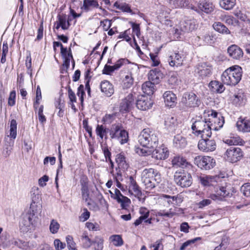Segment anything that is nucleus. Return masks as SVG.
Here are the masks:
<instances>
[{
	"mask_svg": "<svg viewBox=\"0 0 250 250\" xmlns=\"http://www.w3.org/2000/svg\"><path fill=\"white\" fill-rule=\"evenodd\" d=\"M138 142L143 147L153 148L158 144V133L152 128H145L138 136Z\"/></svg>",
	"mask_w": 250,
	"mask_h": 250,
	"instance_id": "obj_1",
	"label": "nucleus"
},
{
	"mask_svg": "<svg viewBox=\"0 0 250 250\" xmlns=\"http://www.w3.org/2000/svg\"><path fill=\"white\" fill-rule=\"evenodd\" d=\"M242 68L238 65H233L227 69L221 75L223 83L228 85H235L241 80Z\"/></svg>",
	"mask_w": 250,
	"mask_h": 250,
	"instance_id": "obj_2",
	"label": "nucleus"
},
{
	"mask_svg": "<svg viewBox=\"0 0 250 250\" xmlns=\"http://www.w3.org/2000/svg\"><path fill=\"white\" fill-rule=\"evenodd\" d=\"M208 119L195 121L191 125L192 133L196 136L201 135V137H211L212 133L209 128Z\"/></svg>",
	"mask_w": 250,
	"mask_h": 250,
	"instance_id": "obj_3",
	"label": "nucleus"
},
{
	"mask_svg": "<svg viewBox=\"0 0 250 250\" xmlns=\"http://www.w3.org/2000/svg\"><path fill=\"white\" fill-rule=\"evenodd\" d=\"M96 134L101 139V146L106 162L109 161V150L106 140L108 139L106 128L103 125H98L96 129Z\"/></svg>",
	"mask_w": 250,
	"mask_h": 250,
	"instance_id": "obj_4",
	"label": "nucleus"
},
{
	"mask_svg": "<svg viewBox=\"0 0 250 250\" xmlns=\"http://www.w3.org/2000/svg\"><path fill=\"white\" fill-rule=\"evenodd\" d=\"M208 128H209L210 131L212 129L218 130L223 127L225 120L221 114H219L215 111L211 110V113L208 114Z\"/></svg>",
	"mask_w": 250,
	"mask_h": 250,
	"instance_id": "obj_5",
	"label": "nucleus"
},
{
	"mask_svg": "<svg viewBox=\"0 0 250 250\" xmlns=\"http://www.w3.org/2000/svg\"><path fill=\"white\" fill-rule=\"evenodd\" d=\"M110 137L117 140L122 145L127 143L128 140L127 132L122 129L120 124L112 125L110 128Z\"/></svg>",
	"mask_w": 250,
	"mask_h": 250,
	"instance_id": "obj_6",
	"label": "nucleus"
},
{
	"mask_svg": "<svg viewBox=\"0 0 250 250\" xmlns=\"http://www.w3.org/2000/svg\"><path fill=\"white\" fill-rule=\"evenodd\" d=\"M174 180L177 185L182 188L189 187L192 183L190 174L183 170L176 171L174 173Z\"/></svg>",
	"mask_w": 250,
	"mask_h": 250,
	"instance_id": "obj_7",
	"label": "nucleus"
},
{
	"mask_svg": "<svg viewBox=\"0 0 250 250\" xmlns=\"http://www.w3.org/2000/svg\"><path fill=\"white\" fill-rule=\"evenodd\" d=\"M138 96V89L134 88L131 92L129 93L124 99L123 100L120 105V111L128 112L133 106L134 100L137 99Z\"/></svg>",
	"mask_w": 250,
	"mask_h": 250,
	"instance_id": "obj_8",
	"label": "nucleus"
},
{
	"mask_svg": "<svg viewBox=\"0 0 250 250\" xmlns=\"http://www.w3.org/2000/svg\"><path fill=\"white\" fill-rule=\"evenodd\" d=\"M194 164L202 169L209 170L215 166V161L210 156L200 155L195 158Z\"/></svg>",
	"mask_w": 250,
	"mask_h": 250,
	"instance_id": "obj_9",
	"label": "nucleus"
},
{
	"mask_svg": "<svg viewBox=\"0 0 250 250\" xmlns=\"http://www.w3.org/2000/svg\"><path fill=\"white\" fill-rule=\"evenodd\" d=\"M182 102L186 106L189 107H198L201 104V101L193 92H185L184 93Z\"/></svg>",
	"mask_w": 250,
	"mask_h": 250,
	"instance_id": "obj_10",
	"label": "nucleus"
},
{
	"mask_svg": "<svg viewBox=\"0 0 250 250\" xmlns=\"http://www.w3.org/2000/svg\"><path fill=\"white\" fill-rule=\"evenodd\" d=\"M210 137H202L198 144V148L204 152H212L215 150L216 144L213 139H209Z\"/></svg>",
	"mask_w": 250,
	"mask_h": 250,
	"instance_id": "obj_11",
	"label": "nucleus"
},
{
	"mask_svg": "<svg viewBox=\"0 0 250 250\" xmlns=\"http://www.w3.org/2000/svg\"><path fill=\"white\" fill-rule=\"evenodd\" d=\"M10 134L4 138V146L12 147L14 140L17 137V123L15 119H12L10 122Z\"/></svg>",
	"mask_w": 250,
	"mask_h": 250,
	"instance_id": "obj_12",
	"label": "nucleus"
},
{
	"mask_svg": "<svg viewBox=\"0 0 250 250\" xmlns=\"http://www.w3.org/2000/svg\"><path fill=\"white\" fill-rule=\"evenodd\" d=\"M226 155L228 160L233 163L239 161L242 158L243 152L238 147L232 146L227 150Z\"/></svg>",
	"mask_w": 250,
	"mask_h": 250,
	"instance_id": "obj_13",
	"label": "nucleus"
},
{
	"mask_svg": "<svg viewBox=\"0 0 250 250\" xmlns=\"http://www.w3.org/2000/svg\"><path fill=\"white\" fill-rule=\"evenodd\" d=\"M186 58L187 55L183 52H174L169 56L167 61L170 66L179 67L183 65Z\"/></svg>",
	"mask_w": 250,
	"mask_h": 250,
	"instance_id": "obj_14",
	"label": "nucleus"
},
{
	"mask_svg": "<svg viewBox=\"0 0 250 250\" xmlns=\"http://www.w3.org/2000/svg\"><path fill=\"white\" fill-rule=\"evenodd\" d=\"M136 106L142 110H146L151 107L153 103L150 98L144 95L137 96Z\"/></svg>",
	"mask_w": 250,
	"mask_h": 250,
	"instance_id": "obj_15",
	"label": "nucleus"
},
{
	"mask_svg": "<svg viewBox=\"0 0 250 250\" xmlns=\"http://www.w3.org/2000/svg\"><path fill=\"white\" fill-rule=\"evenodd\" d=\"M110 196L121 204L123 209L126 208L131 203L130 200L127 197L123 196L120 191L117 188L115 189L114 193H113L110 191Z\"/></svg>",
	"mask_w": 250,
	"mask_h": 250,
	"instance_id": "obj_16",
	"label": "nucleus"
},
{
	"mask_svg": "<svg viewBox=\"0 0 250 250\" xmlns=\"http://www.w3.org/2000/svg\"><path fill=\"white\" fill-rule=\"evenodd\" d=\"M142 178L149 179L151 181L160 183L161 181V174L153 168H146L142 173Z\"/></svg>",
	"mask_w": 250,
	"mask_h": 250,
	"instance_id": "obj_17",
	"label": "nucleus"
},
{
	"mask_svg": "<svg viewBox=\"0 0 250 250\" xmlns=\"http://www.w3.org/2000/svg\"><path fill=\"white\" fill-rule=\"evenodd\" d=\"M198 24L194 19H185L180 23V29L183 32H189L197 29Z\"/></svg>",
	"mask_w": 250,
	"mask_h": 250,
	"instance_id": "obj_18",
	"label": "nucleus"
},
{
	"mask_svg": "<svg viewBox=\"0 0 250 250\" xmlns=\"http://www.w3.org/2000/svg\"><path fill=\"white\" fill-rule=\"evenodd\" d=\"M232 194L227 189L226 187H221L215 193L210 194L209 197L211 200L218 202L224 201L226 197H229Z\"/></svg>",
	"mask_w": 250,
	"mask_h": 250,
	"instance_id": "obj_19",
	"label": "nucleus"
},
{
	"mask_svg": "<svg viewBox=\"0 0 250 250\" xmlns=\"http://www.w3.org/2000/svg\"><path fill=\"white\" fill-rule=\"evenodd\" d=\"M152 152V157L157 160H165L169 155V151L163 144L160 146H157Z\"/></svg>",
	"mask_w": 250,
	"mask_h": 250,
	"instance_id": "obj_20",
	"label": "nucleus"
},
{
	"mask_svg": "<svg viewBox=\"0 0 250 250\" xmlns=\"http://www.w3.org/2000/svg\"><path fill=\"white\" fill-rule=\"evenodd\" d=\"M198 11H196L197 13L201 14L202 12H205L207 14L211 13L214 9L213 4L206 0L200 1L197 7Z\"/></svg>",
	"mask_w": 250,
	"mask_h": 250,
	"instance_id": "obj_21",
	"label": "nucleus"
},
{
	"mask_svg": "<svg viewBox=\"0 0 250 250\" xmlns=\"http://www.w3.org/2000/svg\"><path fill=\"white\" fill-rule=\"evenodd\" d=\"M229 56L233 59L239 60L243 56V52L241 48L235 44L229 46L227 49Z\"/></svg>",
	"mask_w": 250,
	"mask_h": 250,
	"instance_id": "obj_22",
	"label": "nucleus"
},
{
	"mask_svg": "<svg viewBox=\"0 0 250 250\" xmlns=\"http://www.w3.org/2000/svg\"><path fill=\"white\" fill-rule=\"evenodd\" d=\"M200 183L204 186H214L220 179V177L217 175H204L198 177Z\"/></svg>",
	"mask_w": 250,
	"mask_h": 250,
	"instance_id": "obj_23",
	"label": "nucleus"
},
{
	"mask_svg": "<svg viewBox=\"0 0 250 250\" xmlns=\"http://www.w3.org/2000/svg\"><path fill=\"white\" fill-rule=\"evenodd\" d=\"M236 126L238 129L243 132H250V119L248 118H239Z\"/></svg>",
	"mask_w": 250,
	"mask_h": 250,
	"instance_id": "obj_24",
	"label": "nucleus"
},
{
	"mask_svg": "<svg viewBox=\"0 0 250 250\" xmlns=\"http://www.w3.org/2000/svg\"><path fill=\"white\" fill-rule=\"evenodd\" d=\"M163 98L166 106L172 107L175 105L177 98L171 91H166L163 94Z\"/></svg>",
	"mask_w": 250,
	"mask_h": 250,
	"instance_id": "obj_25",
	"label": "nucleus"
},
{
	"mask_svg": "<svg viewBox=\"0 0 250 250\" xmlns=\"http://www.w3.org/2000/svg\"><path fill=\"white\" fill-rule=\"evenodd\" d=\"M129 179L128 190L129 193L134 195L135 196H141L142 195L141 190L134 178L132 176H130Z\"/></svg>",
	"mask_w": 250,
	"mask_h": 250,
	"instance_id": "obj_26",
	"label": "nucleus"
},
{
	"mask_svg": "<svg viewBox=\"0 0 250 250\" xmlns=\"http://www.w3.org/2000/svg\"><path fill=\"white\" fill-rule=\"evenodd\" d=\"M246 100L245 94L242 90H240L234 95L232 103L236 106H242L246 104Z\"/></svg>",
	"mask_w": 250,
	"mask_h": 250,
	"instance_id": "obj_27",
	"label": "nucleus"
},
{
	"mask_svg": "<svg viewBox=\"0 0 250 250\" xmlns=\"http://www.w3.org/2000/svg\"><path fill=\"white\" fill-rule=\"evenodd\" d=\"M163 77V73L156 68L150 70L148 73L149 81H151L154 84L158 83Z\"/></svg>",
	"mask_w": 250,
	"mask_h": 250,
	"instance_id": "obj_28",
	"label": "nucleus"
},
{
	"mask_svg": "<svg viewBox=\"0 0 250 250\" xmlns=\"http://www.w3.org/2000/svg\"><path fill=\"white\" fill-rule=\"evenodd\" d=\"M81 185L82 187V194L83 199L87 201L89 198V190L88 187V179L86 176H83L80 180Z\"/></svg>",
	"mask_w": 250,
	"mask_h": 250,
	"instance_id": "obj_29",
	"label": "nucleus"
},
{
	"mask_svg": "<svg viewBox=\"0 0 250 250\" xmlns=\"http://www.w3.org/2000/svg\"><path fill=\"white\" fill-rule=\"evenodd\" d=\"M196 39L203 40V43L207 44H212L216 41V36L212 33H207L204 35H201L197 37Z\"/></svg>",
	"mask_w": 250,
	"mask_h": 250,
	"instance_id": "obj_30",
	"label": "nucleus"
},
{
	"mask_svg": "<svg viewBox=\"0 0 250 250\" xmlns=\"http://www.w3.org/2000/svg\"><path fill=\"white\" fill-rule=\"evenodd\" d=\"M209 87L212 92L217 93H222L225 89L223 84L217 81H211Z\"/></svg>",
	"mask_w": 250,
	"mask_h": 250,
	"instance_id": "obj_31",
	"label": "nucleus"
},
{
	"mask_svg": "<svg viewBox=\"0 0 250 250\" xmlns=\"http://www.w3.org/2000/svg\"><path fill=\"white\" fill-rule=\"evenodd\" d=\"M196 72L203 78L211 74V69L210 67H208L205 64H204L197 67Z\"/></svg>",
	"mask_w": 250,
	"mask_h": 250,
	"instance_id": "obj_32",
	"label": "nucleus"
},
{
	"mask_svg": "<svg viewBox=\"0 0 250 250\" xmlns=\"http://www.w3.org/2000/svg\"><path fill=\"white\" fill-rule=\"evenodd\" d=\"M173 144L176 147L183 148L186 146L187 142L185 137L180 134H177L174 138Z\"/></svg>",
	"mask_w": 250,
	"mask_h": 250,
	"instance_id": "obj_33",
	"label": "nucleus"
},
{
	"mask_svg": "<svg viewBox=\"0 0 250 250\" xmlns=\"http://www.w3.org/2000/svg\"><path fill=\"white\" fill-rule=\"evenodd\" d=\"M172 164L173 166L186 167L190 164L187 161L186 159L180 156H175L172 160Z\"/></svg>",
	"mask_w": 250,
	"mask_h": 250,
	"instance_id": "obj_34",
	"label": "nucleus"
},
{
	"mask_svg": "<svg viewBox=\"0 0 250 250\" xmlns=\"http://www.w3.org/2000/svg\"><path fill=\"white\" fill-rule=\"evenodd\" d=\"M177 125V119L175 117L168 115L165 118V125L167 129L174 130Z\"/></svg>",
	"mask_w": 250,
	"mask_h": 250,
	"instance_id": "obj_35",
	"label": "nucleus"
},
{
	"mask_svg": "<svg viewBox=\"0 0 250 250\" xmlns=\"http://www.w3.org/2000/svg\"><path fill=\"white\" fill-rule=\"evenodd\" d=\"M142 89L145 94L147 95H151L154 92V83L151 81H147L142 84Z\"/></svg>",
	"mask_w": 250,
	"mask_h": 250,
	"instance_id": "obj_36",
	"label": "nucleus"
},
{
	"mask_svg": "<svg viewBox=\"0 0 250 250\" xmlns=\"http://www.w3.org/2000/svg\"><path fill=\"white\" fill-rule=\"evenodd\" d=\"M114 6L124 12L130 13L131 15L135 14V13L133 12L132 10L131 9L129 5L125 2L120 3L116 1L114 3Z\"/></svg>",
	"mask_w": 250,
	"mask_h": 250,
	"instance_id": "obj_37",
	"label": "nucleus"
},
{
	"mask_svg": "<svg viewBox=\"0 0 250 250\" xmlns=\"http://www.w3.org/2000/svg\"><path fill=\"white\" fill-rule=\"evenodd\" d=\"M224 142L229 146L243 145L244 143V141L237 135L226 139Z\"/></svg>",
	"mask_w": 250,
	"mask_h": 250,
	"instance_id": "obj_38",
	"label": "nucleus"
},
{
	"mask_svg": "<svg viewBox=\"0 0 250 250\" xmlns=\"http://www.w3.org/2000/svg\"><path fill=\"white\" fill-rule=\"evenodd\" d=\"M214 29L222 34H229L230 31L229 29L222 23L220 22H215L212 25Z\"/></svg>",
	"mask_w": 250,
	"mask_h": 250,
	"instance_id": "obj_39",
	"label": "nucleus"
},
{
	"mask_svg": "<svg viewBox=\"0 0 250 250\" xmlns=\"http://www.w3.org/2000/svg\"><path fill=\"white\" fill-rule=\"evenodd\" d=\"M98 6V1L96 0H84L82 8L87 12L94 8H97Z\"/></svg>",
	"mask_w": 250,
	"mask_h": 250,
	"instance_id": "obj_40",
	"label": "nucleus"
},
{
	"mask_svg": "<svg viewBox=\"0 0 250 250\" xmlns=\"http://www.w3.org/2000/svg\"><path fill=\"white\" fill-rule=\"evenodd\" d=\"M219 4L223 9L230 10L235 5L236 0H220Z\"/></svg>",
	"mask_w": 250,
	"mask_h": 250,
	"instance_id": "obj_41",
	"label": "nucleus"
},
{
	"mask_svg": "<svg viewBox=\"0 0 250 250\" xmlns=\"http://www.w3.org/2000/svg\"><path fill=\"white\" fill-rule=\"evenodd\" d=\"M93 194L96 198V200L99 202L100 204L103 207L108 208V204L106 201L103 198L102 194L95 187V189L92 191Z\"/></svg>",
	"mask_w": 250,
	"mask_h": 250,
	"instance_id": "obj_42",
	"label": "nucleus"
},
{
	"mask_svg": "<svg viewBox=\"0 0 250 250\" xmlns=\"http://www.w3.org/2000/svg\"><path fill=\"white\" fill-rule=\"evenodd\" d=\"M85 202H87V205L90 209L94 211H97L99 209V207L97 203V201L96 200V198L93 193L91 195L89 199L88 198L87 201Z\"/></svg>",
	"mask_w": 250,
	"mask_h": 250,
	"instance_id": "obj_43",
	"label": "nucleus"
},
{
	"mask_svg": "<svg viewBox=\"0 0 250 250\" xmlns=\"http://www.w3.org/2000/svg\"><path fill=\"white\" fill-rule=\"evenodd\" d=\"M58 22L62 25V28L63 30H67L68 29L70 25V23H69V21L67 20V15L65 14L58 15Z\"/></svg>",
	"mask_w": 250,
	"mask_h": 250,
	"instance_id": "obj_44",
	"label": "nucleus"
},
{
	"mask_svg": "<svg viewBox=\"0 0 250 250\" xmlns=\"http://www.w3.org/2000/svg\"><path fill=\"white\" fill-rule=\"evenodd\" d=\"M134 79L132 74L128 73L125 77L123 80V86L125 88H130L133 84Z\"/></svg>",
	"mask_w": 250,
	"mask_h": 250,
	"instance_id": "obj_45",
	"label": "nucleus"
},
{
	"mask_svg": "<svg viewBox=\"0 0 250 250\" xmlns=\"http://www.w3.org/2000/svg\"><path fill=\"white\" fill-rule=\"evenodd\" d=\"M126 62H128V60L121 59L118 60L113 65H110V74L115 71L119 70Z\"/></svg>",
	"mask_w": 250,
	"mask_h": 250,
	"instance_id": "obj_46",
	"label": "nucleus"
},
{
	"mask_svg": "<svg viewBox=\"0 0 250 250\" xmlns=\"http://www.w3.org/2000/svg\"><path fill=\"white\" fill-rule=\"evenodd\" d=\"M141 180L142 183L145 186L146 188L149 190L152 189L156 187L157 185L160 183L153 181H151L149 179H146V178H142Z\"/></svg>",
	"mask_w": 250,
	"mask_h": 250,
	"instance_id": "obj_47",
	"label": "nucleus"
},
{
	"mask_svg": "<svg viewBox=\"0 0 250 250\" xmlns=\"http://www.w3.org/2000/svg\"><path fill=\"white\" fill-rule=\"evenodd\" d=\"M110 241L116 247H121L124 244V241L120 235H112L110 236Z\"/></svg>",
	"mask_w": 250,
	"mask_h": 250,
	"instance_id": "obj_48",
	"label": "nucleus"
},
{
	"mask_svg": "<svg viewBox=\"0 0 250 250\" xmlns=\"http://www.w3.org/2000/svg\"><path fill=\"white\" fill-rule=\"evenodd\" d=\"M81 242L82 247L85 249L89 248L92 245V241L86 232L83 233L81 237Z\"/></svg>",
	"mask_w": 250,
	"mask_h": 250,
	"instance_id": "obj_49",
	"label": "nucleus"
},
{
	"mask_svg": "<svg viewBox=\"0 0 250 250\" xmlns=\"http://www.w3.org/2000/svg\"><path fill=\"white\" fill-rule=\"evenodd\" d=\"M31 198L32 199L31 203H39L41 199V195L40 194L39 189L37 188L31 190Z\"/></svg>",
	"mask_w": 250,
	"mask_h": 250,
	"instance_id": "obj_50",
	"label": "nucleus"
},
{
	"mask_svg": "<svg viewBox=\"0 0 250 250\" xmlns=\"http://www.w3.org/2000/svg\"><path fill=\"white\" fill-rule=\"evenodd\" d=\"M100 87L101 92L104 95L108 96V94L109 93V82L107 80L102 81Z\"/></svg>",
	"mask_w": 250,
	"mask_h": 250,
	"instance_id": "obj_51",
	"label": "nucleus"
},
{
	"mask_svg": "<svg viewBox=\"0 0 250 250\" xmlns=\"http://www.w3.org/2000/svg\"><path fill=\"white\" fill-rule=\"evenodd\" d=\"M183 8L192 10L194 11H198L196 6V2L194 0H184Z\"/></svg>",
	"mask_w": 250,
	"mask_h": 250,
	"instance_id": "obj_52",
	"label": "nucleus"
},
{
	"mask_svg": "<svg viewBox=\"0 0 250 250\" xmlns=\"http://www.w3.org/2000/svg\"><path fill=\"white\" fill-rule=\"evenodd\" d=\"M175 214V212L172 211V209L170 208L167 211H166L165 210H161L158 211L156 213V216L170 218L174 216Z\"/></svg>",
	"mask_w": 250,
	"mask_h": 250,
	"instance_id": "obj_53",
	"label": "nucleus"
},
{
	"mask_svg": "<svg viewBox=\"0 0 250 250\" xmlns=\"http://www.w3.org/2000/svg\"><path fill=\"white\" fill-rule=\"evenodd\" d=\"M8 52V45L7 41H4L2 48V56L0 60L1 63H4L6 62V57Z\"/></svg>",
	"mask_w": 250,
	"mask_h": 250,
	"instance_id": "obj_54",
	"label": "nucleus"
},
{
	"mask_svg": "<svg viewBox=\"0 0 250 250\" xmlns=\"http://www.w3.org/2000/svg\"><path fill=\"white\" fill-rule=\"evenodd\" d=\"M42 99V93L40 87L38 85L36 89V100L34 102L33 106L35 110H37L40 104L39 101Z\"/></svg>",
	"mask_w": 250,
	"mask_h": 250,
	"instance_id": "obj_55",
	"label": "nucleus"
},
{
	"mask_svg": "<svg viewBox=\"0 0 250 250\" xmlns=\"http://www.w3.org/2000/svg\"><path fill=\"white\" fill-rule=\"evenodd\" d=\"M131 33V31L130 29H128L126 30L124 32H121L118 38L119 39H124L127 42H131V38L130 37Z\"/></svg>",
	"mask_w": 250,
	"mask_h": 250,
	"instance_id": "obj_56",
	"label": "nucleus"
},
{
	"mask_svg": "<svg viewBox=\"0 0 250 250\" xmlns=\"http://www.w3.org/2000/svg\"><path fill=\"white\" fill-rule=\"evenodd\" d=\"M66 241L69 250H77L76 246V243L74 241L72 236L67 235L66 237Z\"/></svg>",
	"mask_w": 250,
	"mask_h": 250,
	"instance_id": "obj_57",
	"label": "nucleus"
},
{
	"mask_svg": "<svg viewBox=\"0 0 250 250\" xmlns=\"http://www.w3.org/2000/svg\"><path fill=\"white\" fill-rule=\"evenodd\" d=\"M164 201L167 203L168 205L175 204L173 202L177 201V197L175 196H170L166 194H163L162 196Z\"/></svg>",
	"mask_w": 250,
	"mask_h": 250,
	"instance_id": "obj_58",
	"label": "nucleus"
},
{
	"mask_svg": "<svg viewBox=\"0 0 250 250\" xmlns=\"http://www.w3.org/2000/svg\"><path fill=\"white\" fill-rule=\"evenodd\" d=\"M32 225L24 218H22L20 222L21 229L24 232H27L30 229Z\"/></svg>",
	"mask_w": 250,
	"mask_h": 250,
	"instance_id": "obj_59",
	"label": "nucleus"
},
{
	"mask_svg": "<svg viewBox=\"0 0 250 250\" xmlns=\"http://www.w3.org/2000/svg\"><path fill=\"white\" fill-rule=\"evenodd\" d=\"M60 228V224L55 220L53 219L51 221L49 229L51 233H56Z\"/></svg>",
	"mask_w": 250,
	"mask_h": 250,
	"instance_id": "obj_60",
	"label": "nucleus"
},
{
	"mask_svg": "<svg viewBox=\"0 0 250 250\" xmlns=\"http://www.w3.org/2000/svg\"><path fill=\"white\" fill-rule=\"evenodd\" d=\"M77 94L80 97L81 104L83 105L84 101V95H85L84 86L83 84H80L78 87Z\"/></svg>",
	"mask_w": 250,
	"mask_h": 250,
	"instance_id": "obj_61",
	"label": "nucleus"
},
{
	"mask_svg": "<svg viewBox=\"0 0 250 250\" xmlns=\"http://www.w3.org/2000/svg\"><path fill=\"white\" fill-rule=\"evenodd\" d=\"M201 239V238L200 237H196L194 239L188 240L186 242H184L180 248V250H185L186 248H187L189 245L194 244L198 240H200Z\"/></svg>",
	"mask_w": 250,
	"mask_h": 250,
	"instance_id": "obj_62",
	"label": "nucleus"
},
{
	"mask_svg": "<svg viewBox=\"0 0 250 250\" xmlns=\"http://www.w3.org/2000/svg\"><path fill=\"white\" fill-rule=\"evenodd\" d=\"M241 191L246 197H250V183L244 184L241 188Z\"/></svg>",
	"mask_w": 250,
	"mask_h": 250,
	"instance_id": "obj_63",
	"label": "nucleus"
},
{
	"mask_svg": "<svg viewBox=\"0 0 250 250\" xmlns=\"http://www.w3.org/2000/svg\"><path fill=\"white\" fill-rule=\"evenodd\" d=\"M224 21L226 23L231 25H235L237 23V21L233 17L229 15L225 16Z\"/></svg>",
	"mask_w": 250,
	"mask_h": 250,
	"instance_id": "obj_64",
	"label": "nucleus"
}]
</instances>
